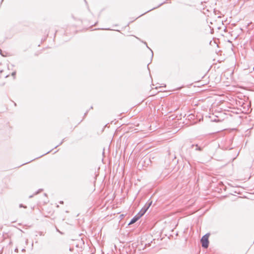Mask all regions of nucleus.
<instances>
[{
	"instance_id": "39448f33",
	"label": "nucleus",
	"mask_w": 254,
	"mask_h": 254,
	"mask_svg": "<svg viewBox=\"0 0 254 254\" xmlns=\"http://www.w3.org/2000/svg\"><path fill=\"white\" fill-rule=\"evenodd\" d=\"M3 72V71L2 70H0V77L2 78V77H4V78H6L8 76V75L7 74H3V73H2Z\"/></svg>"
},
{
	"instance_id": "6e6552de",
	"label": "nucleus",
	"mask_w": 254,
	"mask_h": 254,
	"mask_svg": "<svg viewBox=\"0 0 254 254\" xmlns=\"http://www.w3.org/2000/svg\"><path fill=\"white\" fill-rule=\"evenodd\" d=\"M19 207H20V208L23 207V208H27V206H25V205H23L22 204H20L19 205Z\"/></svg>"
},
{
	"instance_id": "423d86ee",
	"label": "nucleus",
	"mask_w": 254,
	"mask_h": 254,
	"mask_svg": "<svg viewBox=\"0 0 254 254\" xmlns=\"http://www.w3.org/2000/svg\"><path fill=\"white\" fill-rule=\"evenodd\" d=\"M143 42V43H144L145 45H146V47H147V48H148V49L151 51V53H152V57H153V51H152V50H151L150 48H149L148 47L147 44V43H146V42Z\"/></svg>"
},
{
	"instance_id": "f8f14e48",
	"label": "nucleus",
	"mask_w": 254,
	"mask_h": 254,
	"mask_svg": "<svg viewBox=\"0 0 254 254\" xmlns=\"http://www.w3.org/2000/svg\"><path fill=\"white\" fill-rule=\"evenodd\" d=\"M69 250L71 252H72L73 251V247H70L69 249Z\"/></svg>"
},
{
	"instance_id": "9d476101",
	"label": "nucleus",
	"mask_w": 254,
	"mask_h": 254,
	"mask_svg": "<svg viewBox=\"0 0 254 254\" xmlns=\"http://www.w3.org/2000/svg\"><path fill=\"white\" fill-rule=\"evenodd\" d=\"M64 140V139H63V140H62V141H61V142L60 143V144H59V145H57L56 146H55V148H56V147H58V146H59V145H61V144L63 143Z\"/></svg>"
},
{
	"instance_id": "4be33fe9",
	"label": "nucleus",
	"mask_w": 254,
	"mask_h": 254,
	"mask_svg": "<svg viewBox=\"0 0 254 254\" xmlns=\"http://www.w3.org/2000/svg\"><path fill=\"white\" fill-rule=\"evenodd\" d=\"M33 195H30V196H29V198H31V197H33Z\"/></svg>"
},
{
	"instance_id": "4468645a",
	"label": "nucleus",
	"mask_w": 254,
	"mask_h": 254,
	"mask_svg": "<svg viewBox=\"0 0 254 254\" xmlns=\"http://www.w3.org/2000/svg\"><path fill=\"white\" fill-rule=\"evenodd\" d=\"M84 0V1H85V3L87 5V8H88V9H89V7H88V4H87V1H86V0Z\"/></svg>"
},
{
	"instance_id": "20e7f679",
	"label": "nucleus",
	"mask_w": 254,
	"mask_h": 254,
	"mask_svg": "<svg viewBox=\"0 0 254 254\" xmlns=\"http://www.w3.org/2000/svg\"><path fill=\"white\" fill-rule=\"evenodd\" d=\"M194 146L196 147L195 150H197V151H201L202 150V148L200 147V146H199L197 144H192L191 145V148L193 147Z\"/></svg>"
},
{
	"instance_id": "ddd939ff",
	"label": "nucleus",
	"mask_w": 254,
	"mask_h": 254,
	"mask_svg": "<svg viewBox=\"0 0 254 254\" xmlns=\"http://www.w3.org/2000/svg\"><path fill=\"white\" fill-rule=\"evenodd\" d=\"M51 152V151H49L47 152V153H45L44 154L42 155L40 157H42V156H44V155H46V154H47L49 153V152Z\"/></svg>"
},
{
	"instance_id": "0eeeda50",
	"label": "nucleus",
	"mask_w": 254,
	"mask_h": 254,
	"mask_svg": "<svg viewBox=\"0 0 254 254\" xmlns=\"http://www.w3.org/2000/svg\"><path fill=\"white\" fill-rule=\"evenodd\" d=\"M42 190H43V189H39L37 191H36V192L34 193V195H36V194H38L39 193H40V192H41Z\"/></svg>"
},
{
	"instance_id": "6ab92c4d",
	"label": "nucleus",
	"mask_w": 254,
	"mask_h": 254,
	"mask_svg": "<svg viewBox=\"0 0 254 254\" xmlns=\"http://www.w3.org/2000/svg\"><path fill=\"white\" fill-rule=\"evenodd\" d=\"M105 30H110L111 29L110 28H106V29H104Z\"/></svg>"
},
{
	"instance_id": "9b49d317",
	"label": "nucleus",
	"mask_w": 254,
	"mask_h": 254,
	"mask_svg": "<svg viewBox=\"0 0 254 254\" xmlns=\"http://www.w3.org/2000/svg\"><path fill=\"white\" fill-rule=\"evenodd\" d=\"M15 74H16L15 71H14L12 73V76H13L14 77V76L15 75Z\"/></svg>"
},
{
	"instance_id": "aec40b11",
	"label": "nucleus",
	"mask_w": 254,
	"mask_h": 254,
	"mask_svg": "<svg viewBox=\"0 0 254 254\" xmlns=\"http://www.w3.org/2000/svg\"><path fill=\"white\" fill-rule=\"evenodd\" d=\"M87 113H88V111H86V112L84 114V116H85L87 115Z\"/></svg>"
},
{
	"instance_id": "412c9836",
	"label": "nucleus",
	"mask_w": 254,
	"mask_h": 254,
	"mask_svg": "<svg viewBox=\"0 0 254 254\" xmlns=\"http://www.w3.org/2000/svg\"><path fill=\"white\" fill-rule=\"evenodd\" d=\"M78 246H79V244L76 245V247H78Z\"/></svg>"
},
{
	"instance_id": "a211bd4d",
	"label": "nucleus",
	"mask_w": 254,
	"mask_h": 254,
	"mask_svg": "<svg viewBox=\"0 0 254 254\" xmlns=\"http://www.w3.org/2000/svg\"><path fill=\"white\" fill-rule=\"evenodd\" d=\"M150 245V244L148 243L147 244H145V247H146L147 246H149Z\"/></svg>"
},
{
	"instance_id": "f257e3e1",
	"label": "nucleus",
	"mask_w": 254,
	"mask_h": 254,
	"mask_svg": "<svg viewBox=\"0 0 254 254\" xmlns=\"http://www.w3.org/2000/svg\"><path fill=\"white\" fill-rule=\"evenodd\" d=\"M209 234L207 233L204 236H202V237L200 239V242L201 243L202 247L204 249H207L209 246Z\"/></svg>"
},
{
	"instance_id": "f03ea898",
	"label": "nucleus",
	"mask_w": 254,
	"mask_h": 254,
	"mask_svg": "<svg viewBox=\"0 0 254 254\" xmlns=\"http://www.w3.org/2000/svg\"><path fill=\"white\" fill-rule=\"evenodd\" d=\"M152 203V201L150 199H149L148 201L146 203L145 205L142 208V209L140 210V211L137 213L138 215L141 217H142L145 213L147 211V210L149 209L150 206L151 205Z\"/></svg>"
},
{
	"instance_id": "2eb2a0df",
	"label": "nucleus",
	"mask_w": 254,
	"mask_h": 254,
	"mask_svg": "<svg viewBox=\"0 0 254 254\" xmlns=\"http://www.w3.org/2000/svg\"><path fill=\"white\" fill-rule=\"evenodd\" d=\"M39 235H40V236H43V235H44V234H43V232H39Z\"/></svg>"
},
{
	"instance_id": "dca6fc26",
	"label": "nucleus",
	"mask_w": 254,
	"mask_h": 254,
	"mask_svg": "<svg viewBox=\"0 0 254 254\" xmlns=\"http://www.w3.org/2000/svg\"><path fill=\"white\" fill-rule=\"evenodd\" d=\"M164 3H165V2H163V3H161V4H159V5L157 7H159L160 6L162 5L163 4H164Z\"/></svg>"
},
{
	"instance_id": "f3484780",
	"label": "nucleus",
	"mask_w": 254,
	"mask_h": 254,
	"mask_svg": "<svg viewBox=\"0 0 254 254\" xmlns=\"http://www.w3.org/2000/svg\"><path fill=\"white\" fill-rule=\"evenodd\" d=\"M156 7H154L153 8H152L151 9H150L149 10L147 11V12H149V11H150L151 10H153V9H154L155 8H156Z\"/></svg>"
},
{
	"instance_id": "1a4fd4ad",
	"label": "nucleus",
	"mask_w": 254,
	"mask_h": 254,
	"mask_svg": "<svg viewBox=\"0 0 254 254\" xmlns=\"http://www.w3.org/2000/svg\"><path fill=\"white\" fill-rule=\"evenodd\" d=\"M213 144H214V145L215 146H218V147H219V146H220L219 144L218 143H217V142H213Z\"/></svg>"
},
{
	"instance_id": "7ed1b4c3",
	"label": "nucleus",
	"mask_w": 254,
	"mask_h": 254,
	"mask_svg": "<svg viewBox=\"0 0 254 254\" xmlns=\"http://www.w3.org/2000/svg\"><path fill=\"white\" fill-rule=\"evenodd\" d=\"M140 218V217L139 216V215H138L137 214L135 215L131 219V220L130 221V222H129L128 223V225H131V224H132L133 223H134L135 222H136L137 220H138L139 219V218Z\"/></svg>"
},
{
	"instance_id": "5701e85b",
	"label": "nucleus",
	"mask_w": 254,
	"mask_h": 254,
	"mask_svg": "<svg viewBox=\"0 0 254 254\" xmlns=\"http://www.w3.org/2000/svg\"><path fill=\"white\" fill-rule=\"evenodd\" d=\"M3 0H1V1H3Z\"/></svg>"
}]
</instances>
